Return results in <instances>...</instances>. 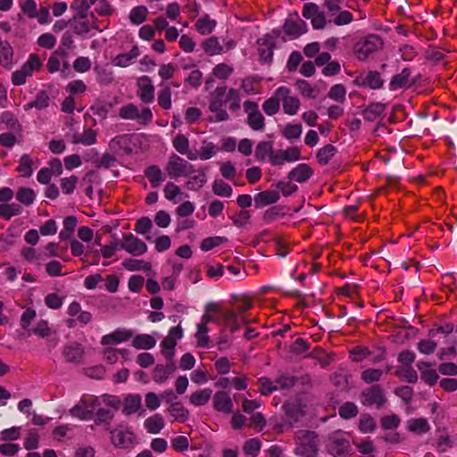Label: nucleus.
Segmentation results:
<instances>
[{"label":"nucleus","mask_w":457,"mask_h":457,"mask_svg":"<svg viewBox=\"0 0 457 457\" xmlns=\"http://www.w3.org/2000/svg\"><path fill=\"white\" fill-rule=\"evenodd\" d=\"M89 4H96V12L103 17H110L115 12V9L108 0H90Z\"/></svg>","instance_id":"obj_47"},{"label":"nucleus","mask_w":457,"mask_h":457,"mask_svg":"<svg viewBox=\"0 0 457 457\" xmlns=\"http://www.w3.org/2000/svg\"><path fill=\"white\" fill-rule=\"evenodd\" d=\"M241 98L237 89H228L226 86L217 87L210 99L209 110L213 113L211 121L220 122L228 120L225 105L228 104L229 110L235 112L240 108Z\"/></svg>","instance_id":"obj_1"},{"label":"nucleus","mask_w":457,"mask_h":457,"mask_svg":"<svg viewBox=\"0 0 457 457\" xmlns=\"http://www.w3.org/2000/svg\"><path fill=\"white\" fill-rule=\"evenodd\" d=\"M433 446L440 453L446 452L453 446V442L451 439L446 428H441L436 430L433 439Z\"/></svg>","instance_id":"obj_20"},{"label":"nucleus","mask_w":457,"mask_h":457,"mask_svg":"<svg viewBox=\"0 0 457 457\" xmlns=\"http://www.w3.org/2000/svg\"><path fill=\"white\" fill-rule=\"evenodd\" d=\"M328 448L334 457H344L349 453L350 443L340 433H335L328 439Z\"/></svg>","instance_id":"obj_13"},{"label":"nucleus","mask_w":457,"mask_h":457,"mask_svg":"<svg viewBox=\"0 0 457 457\" xmlns=\"http://www.w3.org/2000/svg\"><path fill=\"white\" fill-rule=\"evenodd\" d=\"M219 148L212 142H204L199 150L197 158L201 160H208L214 156Z\"/></svg>","instance_id":"obj_60"},{"label":"nucleus","mask_w":457,"mask_h":457,"mask_svg":"<svg viewBox=\"0 0 457 457\" xmlns=\"http://www.w3.org/2000/svg\"><path fill=\"white\" fill-rule=\"evenodd\" d=\"M213 409L224 414L233 412V402L229 394L226 391H217L212 399Z\"/></svg>","instance_id":"obj_18"},{"label":"nucleus","mask_w":457,"mask_h":457,"mask_svg":"<svg viewBox=\"0 0 457 457\" xmlns=\"http://www.w3.org/2000/svg\"><path fill=\"white\" fill-rule=\"evenodd\" d=\"M359 429L362 433H372L376 429L374 419L369 414L361 415L359 420Z\"/></svg>","instance_id":"obj_62"},{"label":"nucleus","mask_w":457,"mask_h":457,"mask_svg":"<svg viewBox=\"0 0 457 457\" xmlns=\"http://www.w3.org/2000/svg\"><path fill=\"white\" fill-rule=\"evenodd\" d=\"M145 176L147 178L153 187H158L164 180V174L157 165L148 166L145 171Z\"/></svg>","instance_id":"obj_35"},{"label":"nucleus","mask_w":457,"mask_h":457,"mask_svg":"<svg viewBox=\"0 0 457 457\" xmlns=\"http://www.w3.org/2000/svg\"><path fill=\"white\" fill-rule=\"evenodd\" d=\"M298 444L295 453L302 457H315L317 455V436L314 432L301 430L296 434Z\"/></svg>","instance_id":"obj_5"},{"label":"nucleus","mask_w":457,"mask_h":457,"mask_svg":"<svg viewBox=\"0 0 457 457\" xmlns=\"http://www.w3.org/2000/svg\"><path fill=\"white\" fill-rule=\"evenodd\" d=\"M138 55L139 49L137 46H134L129 53L118 54L112 62L116 66L128 67Z\"/></svg>","instance_id":"obj_38"},{"label":"nucleus","mask_w":457,"mask_h":457,"mask_svg":"<svg viewBox=\"0 0 457 457\" xmlns=\"http://www.w3.org/2000/svg\"><path fill=\"white\" fill-rule=\"evenodd\" d=\"M123 267L129 271L144 270L150 271L152 265L149 262L138 259H128L123 262Z\"/></svg>","instance_id":"obj_48"},{"label":"nucleus","mask_w":457,"mask_h":457,"mask_svg":"<svg viewBox=\"0 0 457 457\" xmlns=\"http://www.w3.org/2000/svg\"><path fill=\"white\" fill-rule=\"evenodd\" d=\"M296 90L305 98L315 99L319 96V88L311 85L304 79H299L295 82Z\"/></svg>","instance_id":"obj_34"},{"label":"nucleus","mask_w":457,"mask_h":457,"mask_svg":"<svg viewBox=\"0 0 457 457\" xmlns=\"http://www.w3.org/2000/svg\"><path fill=\"white\" fill-rule=\"evenodd\" d=\"M411 70L403 69L400 73L395 75L389 84L391 90H397L411 86Z\"/></svg>","instance_id":"obj_29"},{"label":"nucleus","mask_w":457,"mask_h":457,"mask_svg":"<svg viewBox=\"0 0 457 457\" xmlns=\"http://www.w3.org/2000/svg\"><path fill=\"white\" fill-rule=\"evenodd\" d=\"M358 85L371 89H378L383 86V80L379 72L376 71H368L356 79Z\"/></svg>","instance_id":"obj_21"},{"label":"nucleus","mask_w":457,"mask_h":457,"mask_svg":"<svg viewBox=\"0 0 457 457\" xmlns=\"http://www.w3.org/2000/svg\"><path fill=\"white\" fill-rule=\"evenodd\" d=\"M361 402L366 406L380 408L385 403L386 398L383 390L378 386H373L361 393Z\"/></svg>","instance_id":"obj_14"},{"label":"nucleus","mask_w":457,"mask_h":457,"mask_svg":"<svg viewBox=\"0 0 457 457\" xmlns=\"http://www.w3.org/2000/svg\"><path fill=\"white\" fill-rule=\"evenodd\" d=\"M13 59V51L8 42H0V64L11 68Z\"/></svg>","instance_id":"obj_41"},{"label":"nucleus","mask_w":457,"mask_h":457,"mask_svg":"<svg viewBox=\"0 0 457 457\" xmlns=\"http://www.w3.org/2000/svg\"><path fill=\"white\" fill-rule=\"evenodd\" d=\"M280 107V97L278 96V88L275 90L273 96L268 98L262 104L263 112L272 116L278 112Z\"/></svg>","instance_id":"obj_42"},{"label":"nucleus","mask_w":457,"mask_h":457,"mask_svg":"<svg viewBox=\"0 0 457 457\" xmlns=\"http://www.w3.org/2000/svg\"><path fill=\"white\" fill-rule=\"evenodd\" d=\"M274 154L272 145L270 142L262 141L258 143L255 149V157L257 160L264 161L269 157V161L271 163V156Z\"/></svg>","instance_id":"obj_49"},{"label":"nucleus","mask_w":457,"mask_h":457,"mask_svg":"<svg viewBox=\"0 0 457 457\" xmlns=\"http://www.w3.org/2000/svg\"><path fill=\"white\" fill-rule=\"evenodd\" d=\"M31 164L32 162L29 156L24 154L21 157L19 166L17 167V171L21 174V176L29 178L32 175L33 172Z\"/></svg>","instance_id":"obj_61"},{"label":"nucleus","mask_w":457,"mask_h":457,"mask_svg":"<svg viewBox=\"0 0 457 457\" xmlns=\"http://www.w3.org/2000/svg\"><path fill=\"white\" fill-rule=\"evenodd\" d=\"M303 16L310 20L315 29H324L328 23L325 14L314 3H307L303 9Z\"/></svg>","instance_id":"obj_12"},{"label":"nucleus","mask_w":457,"mask_h":457,"mask_svg":"<svg viewBox=\"0 0 457 457\" xmlns=\"http://www.w3.org/2000/svg\"><path fill=\"white\" fill-rule=\"evenodd\" d=\"M233 71L231 66L226 63H219L213 68L212 74L215 78L225 80L232 74Z\"/></svg>","instance_id":"obj_64"},{"label":"nucleus","mask_w":457,"mask_h":457,"mask_svg":"<svg viewBox=\"0 0 457 457\" xmlns=\"http://www.w3.org/2000/svg\"><path fill=\"white\" fill-rule=\"evenodd\" d=\"M212 395V390L211 388L198 389L190 395L189 403L195 407L204 406L209 403Z\"/></svg>","instance_id":"obj_33"},{"label":"nucleus","mask_w":457,"mask_h":457,"mask_svg":"<svg viewBox=\"0 0 457 457\" xmlns=\"http://www.w3.org/2000/svg\"><path fill=\"white\" fill-rule=\"evenodd\" d=\"M165 171L170 179L188 177L195 172L194 165L176 154H172L166 163Z\"/></svg>","instance_id":"obj_4"},{"label":"nucleus","mask_w":457,"mask_h":457,"mask_svg":"<svg viewBox=\"0 0 457 457\" xmlns=\"http://www.w3.org/2000/svg\"><path fill=\"white\" fill-rule=\"evenodd\" d=\"M164 427V418L159 413L148 417L144 421V428L149 434H159Z\"/></svg>","instance_id":"obj_27"},{"label":"nucleus","mask_w":457,"mask_h":457,"mask_svg":"<svg viewBox=\"0 0 457 457\" xmlns=\"http://www.w3.org/2000/svg\"><path fill=\"white\" fill-rule=\"evenodd\" d=\"M133 337V331L125 328H119L106 334L101 338V345L109 346L125 343Z\"/></svg>","instance_id":"obj_15"},{"label":"nucleus","mask_w":457,"mask_h":457,"mask_svg":"<svg viewBox=\"0 0 457 457\" xmlns=\"http://www.w3.org/2000/svg\"><path fill=\"white\" fill-rule=\"evenodd\" d=\"M97 133L91 128H86L81 133H75L72 136L71 142L75 145H92L96 143Z\"/></svg>","instance_id":"obj_25"},{"label":"nucleus","mask_w":457,"mask_h":457,"mask_svg":"<svg viewBox=\"0 0 457 457\" xmlns=\"http://www.w3.org/2000/svg\"><path fill=\"white\" fill-rule=\"evenodd\" d=\"M259 54L264 62H270L273 56V46L267 38H262L259 41Z\"/></svg>","instance_id":"obj_56"},{"label":"nucleus","mask_w":457,"mask_h":457,"mask_svg":"<svg viewBox=\"0 0 457 457\" xmlns=\"http://www.w3.org/2000/svg\"><path fill=\"white\" fill-rule=\"evenodd\" d=\"M261 450V441L257 438H251L245 442L243 451L245 454L256 457Z\"/></svg>","instance_id":"obj_59"},{"label":"nucleus","mask_w":457,"mask_h":457,"mask_svg":"<svg viewBox=\"0 0 457 457\" xmlns=\"http://www.w3.org/2000/svg\"><path fill=\"white\" fill-rule=\"evenodd\" d=\"M163 194L167 200L177 204L179 202L178 197L183 195V192L181 191V188L176 185L174 182H168L164 188H163Z\"/></svg>","instance_id":"obj_50"},{"label":"nucleus","mask_w":457,"mask_h":457,"mask_svg":"<svg viewBox=\"0 0 457 457\" xmlns=\"http://www.w3.org/2000/svg\"><path fill=\"white\" fill-rule=\"evenodd\" d=\"M278 96L280 97L283 111L286 114L293 116L298 112L300 108V100L296 96L291 95V91L288 87L285 86L278 87Z\"/></svg>","instance_id":"obj_11"},{"label":"nucleus","mask_w":457,"mask_h":457,"mask_svg":"<svg viewBox=\"0 0 457 457\" xmlns=\"http://www.w3.org/2000/svg\"><path fill=\"white\" fill-rule=\"evenodd\" d=\"M120 247L133 256H142L148 247L146 244L132 233L126 234L120 243Z\"/></svg>","instance_id":"obj_10"},{"label":"nucleus","mask_w":457,"mask_h":457,"mask_svg":"<svg viewBox=\"0 0 457 457\" xmlns=\"http://www.w3.org/2000/svg\"><path fill=\"white\" fill-rule=\"evenodd\" d=\"M175 365L172 361L166 365H157L153 372V379L156 383H163L174 372Z\"/></svg>","instance_id":"obj_32"},{"label":"nucleus","mask_w":457,"mask_h":457,"mask_svg":"<svg viewBox=\"0 0 457 457\" xmlns=\"http://www.w3.org/2000/svg\"><path fill=\"white\" fill-rule=\"evenodd\" d=\"M142 408V398L137 394H130L125 396L123 401L122 412L125 415H132Z\"/></svg>","instance_id":"obj_23"},{"label":"nucleus","mask_w":457,"mask_h":457,"mask_svg":"<svg viewBox=\"0 0 457 457\" xmlns=\"http://www.w3.org/2000/svg\"><path fill=\"white\" fill-rule=\"evenodd\" d=\"M67 313L71 317L66 320L68 328H72L78 324L85 326L92 320V314L89 312L83 311L79 303L74 301L67 308Z\"/></svg>","instance_id":"obj_7"},{"label":"nucleus","mask_w":457,"mask_h":457,"mask_svg":"<svg viewBox=\"0 0 457 457\" xmlns=\"http://www.w3.org/2000/svg\"><path fill=\"white\" fill-rule=\"evenodd\" d=\"M220 317L223 323L231 332H236L241 328V324H246L248 321L244 316L238 315L234 310L222 311L220 309Z\"/></svg>","instance_id":"obj_19"},{"label":"nucleus","mask_w":457,"mask_h":457,"mask_svg":"<svg viewBox=\"0 0 457 457\" xmlns=\"http://www.w3.org/2000/svg\"><path fill=\"white\" fill-rule=\"evenodd\" d=\"M212 192L221 197H230L233 190L228 183L221 179H216L212 184Z\"/></svg>","instance_id":"obj_55"},{"label":"nucleus","mask_w":457,"mask_h":457,"mask_svg":"<svg viewBox=\"0 0 457 457\" xmlns=\"http://www.w3.org/2000/svg\"><path fill=\"white\" fill-rule=\"evenodd\" d=\"M183 337V330L180 326L172 327L168 336L162 341V353L168 361H172L175 355L177 341Z\"/></svg>","instance_id":"obj_9"},{"label":"nucleus","mask_w":457,"mask_h":457,"mask_svg":"<svg viewBox=\"0 0 457 457\" xmlns=\"http://www.w3.org/2000/svg\"><path fill=\"white\" fill-rule=\"evenodd\" d=\"M284 31L287 35L292 38L298 37L306 31V24L303 21L299 18L287 19L284 24Z\"/></svg>","instance_id":"obj_22"},{"label":"nucleus","mask_w":457,"mask_h":457,"mask_svg":"<svg viewBox=\"0 0 457 457\" xmlns=\"http://www.w3.org/2000/svg\"><path fill=\"white\" fill-rule=\"evenodd\" d=\"M110 434L111 444L119 449H131L137 444V436L134 431L125 425H118L113 428H107Z\"/></svg>","instance_id":"obj_3"},{"label":"nucleus","mask_w":457,"mask_h":457,"mask_svg":"<svg viewBox=\"0 0 457 457\" xmlns=\"http://www.w3.org/2000/svg\"><path fill=\"white\" fill-rule=\"evenodd\" d=\"M203 48L208 55L220 54L223 52V47L215 37L206 39L203 43Z\"/></svg>","instance_id":"obj_51"},{"label":"nucleus","mask_w":457,"mask_h":457,"mask_svg":"<svg viewBox=\"0 0 457 457\" xmlns=\"http://www.w3.org/2000/svg\"><path fill=\"white\" fill-rule=\"evenodd\" d=\"M22 208L20 204H0V217L5 220H9L12 217L21 214Z\"/></svg>","instance_id":"obj_39"},{"label":"nucleus","mask_w":457,"mask_h":457,"mask_svg":"<svg viewBox=\"0 0 457 457\" xmlns=\"http://www.w3.org/2000/svg\"><path fill=\"white\" fill-rule=\"evenodd\" d=\"M168 411L175 420L184 422L188 419L189 411L179 402L171 403L168 408Z\"/></svg>","instance_id":"obj_40"},{"label":"nucleus","mask_w":457,"mask_h":457,"mask_svg":"<svg viewBox=\"0 0 457 457\" xmlns=\"http://www.w3.org/2000/svg\"><path fill=\"white\" fill-rule=\"evenodd\" d=\"M196 174H191L189 179L185 182V187L191 191H198L206 183V173L204 169L195 170Z\"/></svg>","instance_id":"obj_28"},{"label":"nucleus","mask_w":457,"mask_h":457,"mask_svg":"<svg viewBox=\"0 0 457 457\" xmlns=\"http://www.w3.org/2000/svg\"><path fill=\"white\" fill-rule=\"evenodd\" d=\"M49 105V96L46 92L40 91L35 100L26 104L23 108L25 111H29L32 108H36L37 110H43Z\"/></svg>","instance_id":"obj_45"},{"label":"nucleus","mask_w":457,"mask_h":457,"mask_svg":"<svg viewBox=\"0 0 457 457\" xmlns=\"http://www.w3.org/2000/svg\"><path fill=\"white\" fill-rule=\"evenodd\" d=\"M302 132V125L294 123L285 125L281 130L282 136L288 140L298 139L301 137Z\"/></svg>","instance_id":"obj_52"},{"label":"nucleus","mask_w":457,"mask_h":457,"mask_svg":"<svg viewBox=\"0 0 457 457\" xmlns=\"http://www.w3.org/2000/svg\"><path fill=\"white\" fill-rule=\"evenodd\" d=\"M20 8L29 19H35L37 16V4L35 0H21L19 2Z\"/></svg>","instance_id":"obj_53"},{"label":"nucleus","mask_w":457,"mask_h":457,"mask_svg":"<svg viewBox=\"0 0 457 457\" xmlns=\"http://www.w3.org/2000/svg\"><path fill=\"white\" fill-rule=\"evenodd\" d=\"M63 355L68 361L78 363L83 358L84 350L80 345L72 344L64 347Z\"/></svg>","instance_id":"obj_36"},{"label":"nucleus","mask_w":457,"mask_h":457,"mask_svg":"<svg viewBox=\"0 0 457 457\" xmlns=\"http://www.w3.org/2000/svg\"><path fill=\"white\" fill-rule=\"evenodd\" d=\"M137 95L145 104H150L154 99V86L148 76H142L137 81Z\"/></svg>","instance_id":"obj_17"},{"label":"nucleus","mask_w":457,"mask_h":457,"mask_svg":"<svg viewBox=\"0 0 457 457\" xmlns=\"http://www.w3.org/2000/svg\"><path fill=\"white\" fill-rule=\"evenodd\" d=\"M66 52L63 49H58L49 57L46 67L49 72L54 73L60 70L61 62L65 69L69 68V63L65 60Z\"/></svg>","instance_id":"obj_24"},{"label":"nucleus","mask_w":457,"mask_h":457,"mask_svg":"<svg viewBox=\"0 0 457 457\" xmlns=\"http://www.w3.org/2000/svg\"><path fill=\"white\" fill-rule=\"evenodd\" d=\"M195 29L202 35H208L212 32L216 27V21L210 19L208 15H204L195 22Z\"/></svg>","instance_id":"obj_44"},{"label":"nucleus","mask_w":457,"mask_h":457,"mask_svg":"<svg viewBox=\"0 0 457 457\" xmlns=\"http://www.w3.org/2000/svg\"><path fill=\"white\" fill-rule=\"evenodd\" d=\"M36 193L30 187H21L16 192V199L21 204L29 206L36 200Z\"/></svg>","instance_id":"obj_43"},{"label":"nucleus","mask_w":457,"mask_h":457,"mask_svg":"<svg viewBox=\"0 0 457 457\" xmlns=\"http://www.w3.org/2000/svg\"><path fill=\"white\" fill-rule=\"evenodd\" d=\"M312 175V170L309 165L299 164L289 172L288 178L298 183H303L307 181Z\"/></svg>","instance_id":"obj_31"},{"label":"nucleus","mask_w":457,"mask_h":457,"mask_svg":"<svg viewBox=\"0 0 457 457\" xmlns=\"http://www.w3.org/2000/svg\"><path fill=\"white\" fill-rule=\"evenodd\" d=\"M148 9L144 5H138L131 9L129 18L132 24L140 25L145 21Z\"/></svg>","instance_id":"obj_46"},{"label":"nucleus","mask_w":457,"mask_h":457,"mask_svg":"<svg viewBox=\"0 0 457 457\" xmlns=\"http://www.w3.org/2000/svg\"><path fill=\"white\" fill-rule=\"evenodd\" d=\"M156 340L148 334H139L133 337L132 345L137 349L148 350L155 346Z\"/></svg>","instance_id":"obj_37"},{"label":"nucleus","mask_w":457,"mask_h":457,"mask_svg":"<svg viewBox=\"0 0 457 457\" xmlns=\"http://www.w3.org/2000/svg\"><path fill=\"white\" fill-rule=\"evenodd\" d=\"M301 157V151L296 146L288 147L286 150L274 151L271 156V165L280 166L285 162L298 161Z\"/></svg>","instance_id":"obj_16"},{"label":"nucleus","mask_w":457,"mask_h":457,"mask_svg":"<svg viewBox=\"0 0 457 457\" xmlns=\"http://www.w3.org/2000/svg\"><path fill=\"white\" fill-rule=\"evenodd\" d=\"M383 46L381 38L377 35H369L359 39L354 46L353 53L359 60H365L370 54L378 51Z\"/></svg>","instance_id":"obj_6"},{"label":"nucleus","mask_w":457,"mask_h":457,"mask_svg":"<svg viewBox=\"0 0 457 457\" xmlns=\"http://www.w3.org/2000/svg\"><path fill=\"white\" fill-rule=\"evenodd\" d=\"M119 115L125 120H137L139 117V110L135 104H129L120 109Z\"/></svg>","instance_id":"obj_63"},{"label":"nucleus","mask_w":457,"mask_h":457,"mask_svg":"<svg viewBox=\"0 0 457 457\" xmlns=\"http://www.w3.org/2000/svg\"><path fill=\"white\" fill-rule=\"evenodd\" d=\"M244 109L247 114V124L255 131H262L264 129V117L259 110L258 104L253 101H245Z\"/></svg>","instance_id":"obj_8"},{"label":"nucleus","mask_w":457,"mask_h":457,"mask_svg":"<svg viewBox=\"0 0 457 457\" xmlns=\"http://www.w3.org/2000/svg\"><path fill=\"white\" fill-rule=\"evenodd\" d=\"M172 145L178 153L186 154L189 160L194 161L197 159L196 154L189 151V141L185 135L178 134L174 137Z\"/></svg>","instance_id":"obj_26"},{"label":"nucleus","mask_w":457,"mask_h":457,"mask_svg":"<svg viewBox=\"0 0 457 457\" xmlns=\"http://www.w3.org/2000/svg\"><path fill=\"white\" fill-rule=\"evenodd\" d=\"M158 104L165 109L169 110L171 108V90L169 86H164L158 94Z\"/></svg>","instance_id":"obj_58"},{"label":"nucleus","mask_w":457,"mask_h":457,"mask_svg":"<svg viewBox=\"0 0 457 457\" xmlns=\"http://www.w3.org/2000/svg\"><path fill=\"white\" fill-rule=\"evenodd\" d=\"M128 353L129 351L127 349H116L112 347H107L103 352L104 360L112 364L118 361L120 355L126 356Z\"/></svg>","instance_id":"obj_57"},{"label":"nucleus","mask_w":457,"mask_h":457,"mask_svg":"<svg viewBox=\"0 0 457 457\" xmlns=\"http://www.w3.org/2000/svg\"><path fill=\"white\" fill-rule=\"evenodd\" d=\"M335 154V146L332 145H327L318 151L316 158L320 164L326 165L332 159Z\"/></svg>","instance_id":"obj_54"},{"label":"nucleus","mask_w":457,"mask_h":457,"mask_svg":"<svg viewBox=\"0 0 457 457\" xmlns=\"http://www.w3.org/2000/svg\"><path fill=\"white\" fill-rule=\"evenodd\" d=\"M279 193L276 190H266L254 195V204L256 207H264L278 202Z\"/></svg>","instance_id":"obj_30"},{"label":"nucleus","mask_w":457,"mask_h":457,"mask_svg":"<svg viewBox=\"0 0 457 457\" xmlns=\"http://www.w3.org/2000/svg\"><path fill=\"white\" fill-rule=\"evenodd\" d=\"M78 10L72 19V26L76 34L85 35L92 30L103 31L107 26H101L95 13L89 11L90 4L87 0H77Z\"/></svg>","instance_id":"obj_2"}]
</instances>
